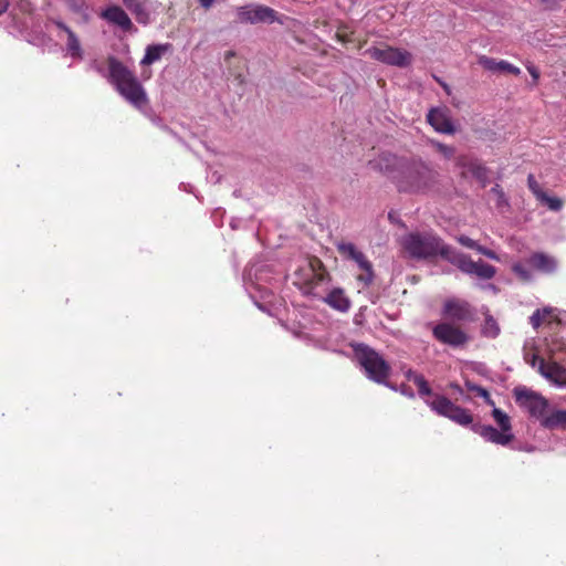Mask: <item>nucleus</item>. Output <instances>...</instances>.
I'll use <instances>...</instances> for the list:
<instances>
[{"mask_svg": "<svg viewBox=\"0 0 566 566\" xmlns=\"http://www.w3.org/2000/svg\"><path fill=\"white\" fill-rule=\"evenodd\" d=\"M458 165L467 168L469 172L479 180H485L488 178L486 167L478 159H472L467 156H460L458 158Z\"/></svg>", "mask_w": 566, "mask_h": 566, "instance_id": "nucleus-25", "label": "nucleus"}, {"mask_svg": "<svg viewBox=\"0 0 566 566\" xmlns=\"http://www.w3.org/2000/svg\"><path fill=\"white\" fill-rule=\"evenodd\" d=\"M437 172L420 159H408L402 170L394 176L400 192H422L429 189L436 181Z\"/></svg>", "mask_w": 566, "mask_h": 566, "instance_id": "nucleus-3", "label": "nucleus"}, {"mask_svg": "<svg viewBox=\"0 0 566 566\" xmlns=\"http://www.w3.org/2000/svg\"><path fill=\"white\" fill-rule=\"evenodd\" d=\"M171 44H151L146 48L145 55L140 61L142 65H151L155 62L159 61L161 56L170 51Z\"/></svg>", "mask_w": 566, "mask_h": 566, "instance_id": "nucleus-26", "label": "nucleus"}, {"mask_svg": "<svg viewBox=\"0 0 566 566\" xmlns=\"http://www.w3.org/2000/svg\"><path fill=\"white\" fill-rule=\"evenodd\" d=\"M366 54L369 55L370 59L390 66L407 67L412 62V54L409 51L394 48L385 43L367 49Z\"/></svg>", "mask_w": 566, "mask_h": 566, "instance_id": "nucleus-7", "label": "nucleus"}, {"mask_svg": "<svg viewBox=\"0 0 566 566\" xmlns=\"http://www.w3.org/2000/svg\"><path fill=\"white\" fill-rule=\"evenodd\" d=\"M127 10L132 12L136 21L140 24H148L150 21V13L148 10L149 0H122Z\"/></svg>", "mask_w": 566, "mask_h": 566, "instance_id": "nucleus-21", "label": "nucleus"}, {"mask_svg": "<svg viewBox=\"0 0 566 566\" xmlns=\"http://www.w3.org/2000/svg\"><path fill=\"white\" fill-rule=\"evenodd\" d=\"M406 377L408 380L412 381L417 386L419 395L429 396L432 394V390L423 375L412 370H408Z\"/></svg>", "mask_w": 566, "mask_h": 566, "instance_id": "nucleus-27", "label": "nucleus"}, {"mask_svg": "<svg viewBox=\"0 0 566 566\" xmlns=\"http://www.w3.org/2000/svg\"><path fill=\"white\" fill-rule=\"evenodd\" d=\"M54 24L62 31H64L67 35L66 48L72 57L82 59L83 51L81 48V43L76 34L62 21L55 20Z\"/></svg>", "mask_w": 566, "mask_h": 566, "instance_id": "nucleus-24", "label": "nucleus"}, {"mask_svg": "<svg viewBox=\"0 0 566 566\" xmlns=\"http://www.w3.org/2000/svg\"><path fill=\"white\" fill-rule=\"evenodd\" d=\"M234 56H235L234 51H227L224 54V60H226V62H228L231 57H234Z\"/></svg>", "mask_w": 566, "mask_h": 566, "instance_id": "nucleus-42", "label": "nucleus"}, {"mask_svg": "<svg viewBox=\"0 0 566 566\" xmlns=\"http://www.w3.org/2000/svg\"><path fill=\"white\" fill-rule=\"evenodd\" d=\"M478 62L483 69L494 73H510L513 75L521 74V70L517 66H514L504 60L497 61L493 57L481 55Z\"/></svg>", "mask_w": 566, "mask_h": 566, "instance_id": "nucleus-19", "label": "nucleus"}, {"mask_svg": "<svg viewBox=\"0 0 566 566\" xmlns=\"http://www.w3.org/2000/svg\"><path fill=\"white\" fill-rule=\"evenodd\" d=\"M99 17L111 24L120 28L123 31L132 32L135 30L134 24L127 12L119 6L113 4L105 8Z\"/></svg>", "mask_w": 566, "mask_h": 566, "instance_id": "nucleus-15", "label": "nucleus"}, {"mask_svg": "<svg viewBox=\"0 0 566 566\" xmlns=\"http://www.w3.org/2000/svg\"><path fill=\"white\" fill-rule=\"evenodd\" d=\"M107 66L108 82L120 96L137 108L147 104L148 98L146 91L132 70L113 55L107 57Z\"/></svg>", "mask_w": 566, "mask_h": 566, "instance_id": "nucleus-1", "label": "nucleus"}, {"mask_svg": "<svg viewBox=\"0 0 566 566\" xmlns=\"http://www.w3.org/2000/svg\"><path fill=\"white\" fill-rule=\"evenodd\" d=\"M526 263L534 270L544 274H552L555 272L557 268V261L555 260V258L544 252L532 253L526 259Z\"/></svg>", "mask_w": 566, "mask_h": 566, "instance_id": "nucleus-18", "label": "nucleus"}, {"mask_svg": "<svg viewBox=\"0 0 566 566\" xmlns=\"http://www.w3.org/2000/svg\"><path fill=\"white\" fill-rule=\"evenodd\" d=\"M276 19V12L265 6H244L238 9V20L241 23H263L273 22Z\"/></svg>", "mask_w": 566, "mask_h": 566, "instance_id": "nucleus-11", "label": "nucleus"}, {"mask_svg": "<svg viewBox=\"0 0 566 566\" xmlns=\"http://www.w3.org/2000/svg\"><path fill=\"white\" fill-rule=\"evenodd\" d=\"M465 387H467V389H468L469 391L474 392V394H476L478 396H480V397L484 398V399H485V401H486L489 405H491V406H493V405H494V401L491 399V396H490L489 391H488L485 388H483V387H481V386H479V385H475V384H473V382H471V381H465Z\"/></svg>", "mask_w": 566, "mask_h": 566, "instance_id": "nucleus-32", "label": "nucleus"}, {"mask_svg": "<svg viewBox=\"0 0 566 566\" xmlns=\"http://www.w3.org/2000/svg\"><path fill=\"white\" fill-rule=\"evenodd\" d=\"M437 81L440 83V85L443 87V90H444L447 93H450L448 84H446V83L441 82V81H440V80H438V78H437Z\"/></svg>", "mask_w": 566, "mask_h": 566, "instance_id": "nucleus-44", "label": "nucleus"}, {"mask_svg": "<svg viewBox=\"0 0 566 566\" xmlns=\"http://www.w3.org/2000/svg\"><path fill=\"white\" fill-rule=\"evenodd\" d=\"M541 426L547 430H566V410L549 406Z\"/></svg>", "mask_w": 566, "mask_h": 566, "instance_id": "nucleus-20", "label": "nucleus"}, {"mask_svg": "<svg viewBox=\"0 0 566 566\" xmlns=\"http://www.w3.org/2000/svg\"><path fill=\"white\" fill-rule=\"evenodd\" d=\"M457 241L465 247V248H469V249H472V250H476L479 243H476L473 239L462 234L460 237L457 238Z\"/></svg>", "mask_w": 566, "mask_h": 566, "instance_id": "nucleus-37", "label": "nucleus"}, {"mask_svg": "<svg viewBox=\"0 0 566 566\" xmlns=\"http://www.w3.org/2000/svg\"><path fill=\"white\" fill-rule=\"evenodd\" d=\"M513 397L516 405L531 419L542 423L545 415L549 411L551 402L542 394L525 386H517L513 389Z\"/></svg>", "mask_w": 566, "mask_h": 566, "instance_id": "nucleus-5", "label": "nucleus"}, {"mask_svg": "<svg viewBox=\"0 0 566 566\" xmlns=\"http://www.w3.org/2000/svg\"><path fill=\"white\" fill-rule=\"evenodd\" d=\"M295 276L298 280L295 284L300 285L305 295H314L317 286L329 282L332 279L326 266L317 256H310L306 266L297 270Z\"/></svg>", "mask_w": 566, "mask_h": 566, "instance_id": "nucleus-6", "label": "nucleus"}, {"mask_svg": "<svg viewBox=\"0 0 566 566\" xmlns=\"http://www.w3.org/2000/svg\"><path fill=\"white\" fill-rule=\"evenodd\" d=\"M337 38H338L342 42H346V41H348V39H347V35H346V34L337 33Z\"/></svg>", "mask_w": 566, "mask_h": 566, "instance_id": "nucleus-43", "label": "nucleus"}, {"mask_svg": "<svg viewBox=\"0 0 566 566\" xmlns=\"http://www.w3.org/2000/svg\"><path fill=\"white\" fill-rule=\"evenodd\" d=\"M323 301L332 308L345 313L350 308L352 302L340 287L333 289Z\"/></svg>", "mask_w": 566, "mask_h": 566, "instance_id": "nucleus-23", "label": "nucleus"}, {"mask_svg": "<svg viewBox=\"0 0 566 566\" xmlns=\"http://www.w3.org/2000/svg\"><path fill=\"white\" fill-rule=\"evenodd\" d=\"M527 71L530 72L534 83L536 84L539 78V71L533 65H528Z\"/></svg>", "mask_w": 566, "mask_h": 566, "instance_id": "nucleus-39", "label": "nucleus"}, {"mask_svg": "<svg viewBox=\"0 0 566 566\" xmlns=\"http://www.w3.org/2000/svg\"><path fill=\"white\" fill-rule=\"evenodd\" d=\"M407 161L408 159L406 158H399L390 153H382L376 159L375 166L394 180V176H397L402 170V166H405Z\"/></svg>", "mask_w": 566, "mask_h": 566, "instance_id": "nucleus-16", "label": "nucleus"}, {"mask_svg": "<svg viewBox=\"0 0 566 566\" xmlns=\"http://www.w3.org/2000/svg\"><path fill=\"white\" fill-rule=\"evenodd\" d=\"M475 251H478L479 253H481L482 255H484L491 260H495V261L500 260L499 255L493 250L488 249L483 245L479 244Z\"/></svg>", "mask_w": 566, "mask_h": 566, "instance_id": "nucleus-38", "label": "nucleus"}, {"mask_svg": "<svg viewBox=\"0 0 566 566\" xmlns=\"http://www.w3.org/2000/svg\"><path fill=\"white\" fill-rule=\"evenodd\" d=\"M492 416L500 427V429L505 433H512V424L510 417L501 409L494 408L492 411Z\"/></svg>", "mask_w": 566, "mask_h": 566, "instance_id": "nucleus-28", "label": "nucleus"}, {"mask_svg": "<svg viewBox=\"0 0 566 566\" xmlns=\"http://www.w3.org/2000/svg\"><path fill=\"white\" fill-rule=\"evenodd\" d=\"M472 430L485 440L500 446H507L514 440L513 433H505L502 430L499 431L489 424H474Z\"/></svg>", "mask_w": 566, "mask_h": 566, "instance_id": "nucleus-17", "label": "nucleus"}, {"mask_svg": "<svg viewBox=\"0 0 566 566\" xmlns=\"http://www.w3.org/2000/svg\"><path fill=\"white\" fill-rule=\"evenodd\" d=\"M537 200L546 205L553 211H558L563 207L562 199L557 197H549L546 192H544Z\"/></svg>", "mask_w": 566, "mask_h": 566, "instance_id": "nucleus-33", "label": "nucleus"}, {"mask_svg": "<svg viewBox=\"0 0 566 566\" xmlns=\"http://www.w3.org/2000/svg\"><path fill=\"white\" fill-rule=\"evenodd\" d=\"M235 77L239 80V82H240V83H242V82H243V77H242V75H241V74L235 75Z\"/></svg>", "mask_w": 566, "mask_h": 566, "instance_id": "nucleus-45", "label": "nucleus"}, {"mask_svg": "<svg viewBox=\"0 0 566 566\" xmlns=\"http://www.w3.org/2000/svg\"><path fill=\"white\" fill-rule=\"evenodd\" d=\"M402 247L411 259L433 260L439 255L448 262L455 250L432 233H409L402 239Z\"/></svg>", "mask_w": 566, "mask_h": 566, "instance_id": "nucleus-2", "label": "nucleus"}, {"mask_svg": "<svg viewBox=\"0 0 566 566\" xmlns=\"http://www.w3.org/2000/svg\"><path fill=\"white\" fill-rule=\"evenodd\" d=\"M449 113L447 107L431 108L427 114V120L436 132L452 135L455 133V127Z\"/></svg>", "mask_w": 566, "mask_h": 566, "instance_id": "nucleus-14", "label": "nucleus"}, {"mask_svg": "<svg viewBox=\"0 0 566 566\" xmlns=\"http://www.w3.org/2000/svg\"><path fill=\"white\" fill-rule=\"evenodd\" d=\"M350 260L355 261L358 268L363 271L361 274L357 275V281L363 283V285L369 286L375 277L374 269L371 262L367 259V256L361 252L357 251V253Z\"/></svg>", "mask_w": 566, "mask_h": 566, "instance_id": "nucleus-22", "label": "nucleus"}, {"mask_svg": "<svg viewBox=\"0 0 566 566\" xmlns=\"http://www.w3.org/2000/svg\"><path fill=\"white\" fill-rule=\"evenodd\" d=\"M442 315L446 318L452 319V321H470L472 318V310L470 304L460 298H448L442 307Z\"/></svg>", "mask_w": 566, "mask_h": 566, "instance_id": "nucleus-12", "label": "nucleus"}, {"mask_svg": "<svg viewBox=\"0 0 566 566\" xmlns=\"http://www.w3.org/2000/svg\"><path fill=\"white\" fill-rule=\"evenodd\" d=\"M430 408L439 416L446 417L460 426H469L473 422L471 412L455 403L444 396L437 395L429 402Z\"/></svg>", "mask_w": 566, "mask_h": 566, "instance_id": "nucleus-8", "label": "nucleus"}, {"mask_svg": "<svg viewBox=\"0 0 566 566\" xmlns=\"http://www.w3.org/2000/svg\"><path fill=\"white\" fill-rule=\"evenodd\" d=\"M551 315H552V311H549V310H546V308L543 311L537 310L531 316V324L533 325L534 328H538L543 323L549 321Z\"/></svg>", "mask_w": 566, "mask_h": 566, "instance_id": "nucleus-31", "label": "nucleus"}, {"mask_svg": "<svg viewBox=\"0 0 566 566\" xmlns=\"http://www.w3.org/2000/svg\"><path fill=\"white\" fill-rule=\"evenodd\" d=\"M451 264L455 265L462 273L475 275L481 280H491L496 274V269L483 262L482 260L473 261L470 255L454 250Z\"/></svg>", "mask_w": 566, "mask_h": 566, "instance_id": "nucleus-9", "label": "nucleus"}, {"mask_svg": "<svg viewBox=\"0 0 566 566\" xmlns=\"http://www.w3.org/2000/svg\"><path fill=\"white\" fill-rule=\"evenodd\" d=\"M513 273L523 283H530L533 280V274L523 263L516 262L512 265Z\"/></svg>", "mask_w": 566, "mask_h": 566, "instance_id": "nucleus-29", "label": "nucleus"}, {"mask_svg": "<svg viewBox=\"0 0 566 566\" xmlns=\"http://www.w3.org/2000/svg\"><path fill=\"white\" fill-rule=\"evenodd\" d=\"M527 186L532 193L538 199L545 191L541 188L534 175L530 174L527 177Z\"/></svg>", "mask_w": 566, "mask_h": 566, "instance_id": "nucleus-35", "label": "nucleus"}, {"mask_svg": "<svg viewBox=\"0 0 566 566\" xmlns=\"http://www.w3.org/2000/svg\"><path fill=\"white\" fill-rule=\"evenodd\" d=\"M337 251L338 253L345 258V259H348L350 260L352 258H354V255L357 253V248L355 247V244L350 243V242H339L337 243Z\"/></svg>", "mask_w": 566, "mask_h": 566, "instance_id": "nucleus-34", "label": "nucleus"}, {"mask_svg": "<svg viewBox=\"0 0 566 566\" xmlns=\"http://www.w3.org/2000/svg\"><path fill=\"white\" fill-rule=\"evenodd\" d=\"M482 333L484 336L491 337V338H494L499 335L500 327L497 325V322L492 316H488L485 318L483 327H482Z\"/></svg>", "mask_w": 566, "mask_h": 566, "instance_id": "nucleus-30", "label": "nucleus"}, {"mask_svg": "<svg viewBox=\"0 0 566 566\" xmlns=\"http://www.w3.org/2000/svg\"><path fill=\"white\" fill-rule=\"evenodd\" d=\"M543 2H548L549 0H542Z\"/></svg>", "mask_w": 566, "mask_h": 566, "instance_id": "nucleus-46", "label": "nucleus"}, {"mask_svg": "<svg viewBox=\"0 0 566 566\" xmlns=\"http://www.w3.org/2000/svg\"><path fill=\"white\" fill-rule=\"evenodd\" d=\"M432 335L439 343L451 347L464 346L470 339L461 327L448 322L437 324L432 328Z\"/></svg>", "mask_w": 566, "mask_h": 566, "instance_id": "nucleus-10", "label": "nucleus"}, {"mask_svg": "<svg viewBox=\"0 0 566 566\" xmlns=\"http://www.w3.org/2000/svg\"><path fill=\"white\" fill-rule=\"evenodd\" d=\"M214 0H199L201 7H203L205 9H209L212 3H213Z\"/></svg>", "mask_w": 566, "mask_h": 566, "instance_id": "nucleus-40", "label": "nucleus"}, {"mask_svg": "<svg viewBox=\"0 0 566 566\" xmlns=\"http://www.w3.org/2000/svg\"><path fill=\"white\" fill-rule=\"evenodd\" d=\"M436 149L447 159H450L455 154V148L442 143H434Z\"/></svg>", "mask_w": 566, "mask_h": 566, "instance_id": "nucleus-36", "label": "nucleus"}, {"mask_svg": "<svg viewBox=\"0 0 566 566\" xmlns=\"http://www.w3.org/2000/svg\"><path fill=\"white\" fill-rule=\"evenodd\" d=\"M8 0H0V14H2L8 9Z\"/></svg>", "mask_w": 566, "mask_h": 566, "instance_id": "nucleus-41", "label": "nucleus"}, {"mask_svg": "<svg viewBox=\"0 0 566 566\" xmlns=\"http://www.w3.org/2000/svg\"><path fill=\"white\" fill-rule=\"evenodd\" d=\"M352 348L357 363L364 369L367 378L379 385H388V379L391 375L389 363L366 344H353Z\"/></svg>", "mask_w": 566, "mask_h": 566, "instance_id": "nucleus-4", "label": "nucleus"}, {"mask_svg": "<svg viewBox=\"0 0 566 566\" xmlns=\"http://www.w3.org/2000/svg\"><path fill=\"white\" fill-rule=\"evenodd\" d=\"M536 360H538V371L545 378L551 380L552 382L566 387V368L559 365L556 361H545L544 358L538 357L537 355L533 356L532 365L534 366Z\"/></svg>", "mask_w": 566, "mask_h": 566, "instance_id": "nucleus-13", "label": "nucleus"}]
</instances>
